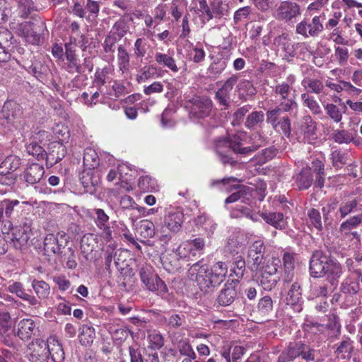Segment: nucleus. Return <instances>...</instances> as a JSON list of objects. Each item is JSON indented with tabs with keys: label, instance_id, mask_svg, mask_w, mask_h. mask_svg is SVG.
Instances as JSON below:
<instances>
[{
	"label": "nucleus",
	"instance_id": "f257e3e1",
	"mask_svg": "<svg viewBox=\"0 0 362 362\" xmlns=\"http://www.w3.org/2000/svg\"><path fill=\"white\" fill-rule=\"evenodd\" d=\"M241 139L239 136H235L233 139L221 138L216 141L215 151L219 158V160L223 164H230L233 165L236 162L230 157L231 151L235 153L247 155L257 150V147L252 145L247 147H241Z\"/></svg>",
	"mask_w": 362,
	"mask_h": 362
},
{
	"label": "nucleus",
	"instance_id": "f03ea898",
	"mask_svg": "<svg viewBox=\"0 0 362 362\" xmlns=\"http://www.w3.org/2000/svg\"><path fill=\"white\" fill-rule=\"evenodd\" d=\"M188 274L192 279L196 281L199 288L205 293H209L218 284L214 276L209 271L206 264H202L199 262L194 264L188 270Z\"/></svg>",
	"mask_w": 362,
	"mask_h": 362
},
{
	"label": "nucleus",
	"instance_id": "7ed1b4c3",
	"mask_svg": "<svg viewBox=\"0 0 362 362\" xmlns=\"http://www.w3.org/2000/svg\"><path fill=\"white\" fill-rule=\"evenodd\" d=\"M325 14L315 16L311 20L304 18L296 26V33L305 38L317 37L324 30Z\"/></svg>",
	"mask_w": 362,
	"mask_h": 362
},
{
	"label": "nucleus",
	"instance_id": "20e7f679",
	"mask_svg": "<svg viewBox=\"0 0 362 362\" xmlns=\"http://www.w3.org/2000/svg\"><path fill=\"white\" fill-rule=\"evenodd\" d=\"M183 221L184 214L180 209H175L169 211L160 229V240L165 243H168L171 238L170 233H177L182 227Z\"/></svg>",
	"mask_w": 362,
	"mask_h": 362
},
{
	"label": "nucleus",
	"instance_id": "39448f33",
	"mask_svg": "<svg viewBox=\"0 0 362 362\" xmlns=\"http://www.w3.org/2000/svg\"><path fill=\"white\" fill-rule=\"evenodd\" d=\"M139 276L147 289L153 292L165 293L168 288L162 279L156 274L153 267L149 264L142 266L139 269Z\"/></svg>",
	"mask_w": 362,
	"mask_h": 362
},
{
	"label": "nucleus",
	"instance_id": "423d86ee",
	"mask_svg": "<svg viewBox=\"0 0 362 362\" xmlns=\"http://www.w3.org/2000/svg\"><path fill=\"white\" fill-rule=\"evenodd\" d=\"M23 115L21 105L14 100H7L0 111V124L3 126L14 125Z\"/></svg>",
	"mask_w": 362,
	"mask_h": 362
},
{
	"label": "nucleus",
	"instance_id": "0eeeda50",
	"mask_svg": "<svg viewBox=\"0 0 362 362\" xmlns=\"http://www.w3.org/2000/svg\"><path fill=\"white\" fill-rule=\"evenodd\" d=\"M189 113L197 118H205L212 110V100L206 96L195 95L187 102Z\"/></svg>",
	"mask_w": 362,
	"mask_h": 362
},
{
	"label": "nucleus",
	"instance_id": "6e6552de",
	"mask_svg": "<svg viewBox=\"0 0 362 362\" xmlns=\"http://www.w3.org/2000/svg\"><path fill=\"white\" fill-rule=\"evenodd\" d=\"M236 181V179L233 177L224 178L222 180H218L213 181L212 185H216L218 184H222L223 187H225V189L226 191H231L233 189H235L236 191L233 192L232 194H230L229 197H228L226 200V204H230L235 202L236 201L240 199L241 198H246L247 199V196H251L249 193V188L244 185H233L228 187V185L230 182H234Z\"/></svg>",
	"mask_w": 362,
	"mask_h": 362
},
{
	"label": "nucleus",
	"instance_id": "1a4fd4ad",
	"mask_svg": "<svg viewBox=\"0 0 362 362\" xmlns=\"http://www.w3.org/2000/svg\"><path fill=\"white\" fill-rule=\"evenodd\" d=\"M30 362H49V339H35L28 346Z\"/></svg>",
	"mask_w": 362,
	"mask_h": 362
},
{
	"label": "nucleus",
	"instance_id": "9d476101",
	"mask_svg": "<svg viewBox=\"0 0 362 362\" xmlns=\"http://www.w3.org/2000/svg\"><path fill=\"white\" fill-rule=\"evenodd\" d=\"M93 218L100 230V235L107 242L112 239V227L110 226V217L102 209L93 210Z\"/></svg>",
	"mask_w": 362,
	"mask_h": 362
},
{
	"label": "nucleus",
	"instance_id": "9b49d317",
	"mask_svg": "<svg viewBox=\"0 0 362 362\" xmlns=\"http://www.w3.org/2000/svg\"><path fill=\"white\" fill-rule=\"evenodd\" d=\"M331 259L321 251H315L310 260V273L313 277L318 278L326 274V269Z\"/></svg>",
	"mask_w": 362,
	"mask_h": 362
},
{
	"label": "nucleus",
	"instance_id": "f8f14e48",
	"mask_svg": "<svg viewBox=\"0 0 362 362\" xmlns=\"http://www.w3.org/2000/svg\"><path fill=\"white\" fill-rule=\"evenodd\" d=\"M301 14L300 6L294 1L286 0L281 1L276 10L277 20L290 22Z\"/></svg>",
	"mask_w": 362,
	"mask_h": 362
},
{
	"label": "nucleus",
	"instance_id": "ddd939ff",
	"mask_svg": "<svg viewBox=\"0 0 362 362\" xmlns=\"http://www.w3.org/2000/svg\"><path fill=\"white\" fill-rule=\"evenodd\" d=\"M274 91L276 95L280 98L281 103L279 105L282 108L283 111L288 112L293 106H297L295 98L293 96H290L291 85L288 83L283 82L277 84L274 88Z\"/></svg>",
	"mask_w": 362,
	"mask_h": 362
},
{
	"label": "nucleus",
	"instance_id": "4468645a",
	"mask_svg": "<svg viewBox=\"0 0 362 362\" xmlns=\"http://www.w3.org/2000/svg\"><path fill=\"white\" fill-rule=\"evenodd\" d=\"M66 154V148L60 141H52L49 144L46 151L45 161L48 168L54 166L61 161Z\"/></svg>",
	"mask_w": 362,
	"mask_h": 362
},
{
	"label": "nucleus",
	"instance_id": "2eb2a0df",
	"mask_svg": "<svg viewBox=\"0 0 362 362\" xmlns=\"http://www.w3.org/2000/svg\"><path fill=\"white\" fill-rule=\"evenodd\" d=\"M266 247L262 240L254 241L249 247L247 251V261L257 269L262 264L264 257Z\"/></svg>",
	"mask_w": 362,
	"mask_h": 362
},
{
	"label": "nucleus",
	"instance_id": "dca6fc26",
	"mask_svg": "<svg viewBox=\"0 0 362 362\" xmlns=\"http://www.w3.org/2000/svg\"><path fill=\"white\" fill-rule=\"evenodd\" d=\"M39 332L36 322L31 318L20 320L17 325V335L24 341L30 339Z\"/></svg>",
	"mask_w": 362,
	"mask_h": 362
},
{
	"label": "nucleus",
	"instance_id": "f3484780",
	"mask_svg": "<svg viewBox=\"0 0 362 362\" xmlns=\"http://www.w3.org/2000/svg\"><path fill=\"white\" fill-rule=\"evenodd\" d=\"M238 78L237 76L233 75L225 81L221 88L216 92L215 98L221 105L225 107L228 105L230 101V93L237 83Z\"/></svg>",
	"mask_w": 362,
	"mask_h": 362
},
{
	"label": "nucleus",
	"instance_id": "a211bd4d",
	"mask_svg": "<svg viewBox=\"0 0 362 362\" xmlns=\"http://www.w3.org/2000/svg\"><path fill=\"white\" fill-rule=\"evenodd\" d=\"M65 234L58 233L56 235L54 234H48L44 240V250L47 255L51 254L57 255L62 252L64 247L62 240L64 239Z\"/></svg>",
	"mask_w": 362,
	"mask_h": 362
},
{
	"label": "nucleus",
	"instance_id": "6ab92c4d",
	"mask_svg": "<svg viewBox=\"0 0 362 362\" xmlns=\"http://www.w3.org/2000/svg\"><path fill=\"white\" fill-rule=\"evenodd\" d=\"M362 223V216L357 215L352 216L341 223L339 226V232L346 238L352 235L354 238L358 241L360 240V235L356 231H351L357 228Z\"/></svg>",
	"mask_w": 362,
	"mask_h": 362
},
{
	"label": "nucleus",
	"instance_id": "aec40b11",
	"mask_svg": "<svg viewBox=\"0 0 362 362\" xmlns=\"http://www.w3.org/2000/svg\"><path fill=\"white\" fill-rule=\"evenodd\" d=\"M45 174L44 167L37 163H33L25 169L23 178L30 185L39 182Z\"/></svg>",
	"mask_w": 362,
	"mask_h": 362
},
{
	"label": "nucleus",
	"instance_id": "412c9836",
	"mask_svg": "<svg viewBox=\"0 0 362 362\" xmlns=\"http://www.w3.org/2000/svg\"><path fill=\"white\" fill-rule=\"evenodd\" d=\"M237 294L235 284L233 282L228 283L220 291L216 300L220 305L228 306L233 303L237 297Z\"/></svg>",
	"mask_w": 362,
	"mask_h": 362
},
{
	"label": "nucleus",
	"instance_id": "4be33fe9",
	"mask_svg": "<svg viewBox=\"0 0 362 362\" xmlns=\"http://www.w3.org/2000/svg\"><path fill=\"white\" fill-rule=\"evenodd\" d=\"M12 39V34L7 29L0 28V62L6 63L11 54L8 52L9 40Z\"/></svg>",
	"mask_w": 362,
	"mask_h": 362
},
{
	"label": "nucleus",
	"instance_id": "5701e85b",
	"mask_svg": "<svg viewBox=\"0 0 362 362\" xmlns=\"http://www.w3.org/2000/svg\"><path fill=\"white\" fill-rule=\"evenodd\" d=\"M7 290L16 294L18 298L28 302L29 305L35 306L40 304L37 298L25 292L23 284L20 282H14L7 287Z\"/></svg>",
	"mask_w": 362,
	"mask_h": 362
},
{
	"label": "nucleus",
	"instance_id": "b1692460",
	"mask_svg": "<svg viewBox=\"0 0 362 362\" xmlns=\"http://www.w3.org/2000/svg\"><path fill=\"white\" fill-rule=\"evenodd\" d=\"M260 216L267 223L276 229L283 230L286 226V221L281 212H264Z\"/></svg>",
	"mask_w": 362,
	"mask_h": 362
},
{
	"label": "nucleus",
	"instance_id": "393cba45",
	"mask_svg": "<svg viewBox=\"0 0 362 362\" xmlns=\"http://www.w3.org/2000/svg\"><path fill=\"white\" fill-rule=\"evenodd\" d=\"M49 352L50 353L49 359L51 358L52 362H64V351L62 344L55 337L49 338Z\"/></svg>",
	"mask_w": 362,
	"mask_h": 362
},
{
	"label": "nucleus",
	"instance_id": "a878e982",
	"mask_svg": "<svg viewBox=\"0 0 362 362\" xmlns=\"http://www.w3.org/2000/svg\"><path fill=\"white\" fill-rule=\"evenodd\" d=\"M30 238L29 229L27 227L25 230H22L19 226L14 228L11 244L16 250H21L22 246L25 245Z\"/></svg>",
	"mask_w": 362,
	"mask_h": 362
},
{
	"label": "nucleus",
	"instance_id": "bb28decb",
	"mask_svg": "<svg viewBox=\"0 0 362 362\" xmlns=\"http://www.w3.org/2000/svg\"><path fill=\"white\" fill-rule=\"evenodd\" d=\"M343 273L342 267L340 264L331 259L327 269H326V274L327 279L333 288H336L338 279L341 277Z\"/></svg>",
	"mask_w": 362,
	"mask_h": 362
},
{
	"label": "nucleus",
	"instance_id": "cd10ccee",
	"mask_svg": "<svg viewBox=\"0 0 362 362\" xmlns=\"http://www.w3.org/2000/svg\"><path fill=\"white\" fill-rule=\"evenodd\" d=\"M353 351V341L349 337H344L335 353L338 358L344 360L349 359L351 357Z\"/></svg>",
	"mask_w": 362,
	"mask_h": 362
},
{
	"label": "nucleus",
	"instance_id": "c85d7f7f",
	"mask_svg": "<svg viewBox=\"0 0 362 362\" xmlns=\"http://www.w3.org/2000/svg\"><path fill=\"white\" fill-rule=\"evenodd\" d=\"M154 58L158 65L169 69L173 73L179 71V68L173 55L157 52L155 53Z\"/></svg>",
	"mask_w": 362,
	"mask_h": 362
},
{
	"label": "nucleus",
	"instance_id": "c756f323",
	"mask_svg": "<svg viewBox=\"0 0 362 362\" xmlns=\"http://www.w3.org/2000/svg\"><path fill=\"white\" fill-rule=\"evenodd\" d=\"M360 290L359 276H349L341 284V291L346 294L355 295Z\"/></svg>",
	"mask_w": 362,
	"mask_h": 362
},
{
	"label": "nucleus",
	"instance_id": "7c9ffc66",
	"mask_svg": "<svg viewBox=\"0 0 362 362\" xmlns=\"http://www.w3.org/2000/svg\"><path fill=\"white\" fill-rule=\"evenodd\" d=\"M22 35L25 40L32 44L37 45L40 42L41 36L37 33V28L30 23L22 25Z\"/></svg>",
	"mask_w": 362,
	"mask_h": 362
},
{
	"label": "nucleus",
	"instance_id": "2f4dec72",
	"mask_svg": "<svg viewBox=\"0 0 362 362\" xmlns=\"http://www.w3.org/2000/svg\"><path fill=\"white\" fill-rule=\"evenodd\" d=\"M300 100L304 107L309 109L312 114L315 115H322V109L315 98L308 93H304L300 95Z\"/></svg>",
	"mask_w": 362,
	"mask_h": 362
},
{
	"label": "nucleus",
	"instance_id": "473e14b6",
	"mask_svg": "<svg viewBox=\"0 0 362 362\" xmlns=\"http://www.w3.org/2000/svg\"><path fill=\"white\" fill-rule=\"evenodd\" d=\"M327 116L335 123H339L343 118V113L345 112L346 107H344L342 111L337 105L334 103H327L323 104Z\"/></svg>",
	"mask_w": 362,
	"mask_h": 362
},
{
	"label": "nucleus",
	"instance_id": "72a5a7b5",
	"mask_svg": "<svg viewBox=\"0 0 362 362\" xmlns=\"http://www.w3.org/2000/svg\"><path fill=\"white\" fill-rule=\"evenodd\" d=\"M117 65L119 71L122 74L128 73L130 67V57L124 46L119 45L117 48Z\"/></svg>",
	"mask_w": 362,
	"mask_h": 362
},
{
	"label": "nucleus",
	"instance_id": "f704fd0d",
	"mask_svg": "<svg viewBox=\"0 0 362 362\" xmlns=\"http://www.w3.org/2000/svg\"><path fill=\"white\" fill-rule=\"evenodd\" d=\"M313 181L311 168H303L296 176V182L300 190L309 188Z\"/></svg>",
	"mask_w": 362,
	"mask_h": 362
},
{
	"label": "nucleus",
	"instance_id": "c9c22d12",
	"mask_svg": "<svg viewBox=\"0 0 362 362\" xmlns=\"http://www.w3.org/2000/svg\"><path fill=\"white\" fill-rule=\"evenodd\" d=\"M31 286L39 299L44 300L49 297L50 294V286L46 281L33 279Z\"/></svg>",
	"mask_w": 362,
	"mask_h": 362
},
{
	"label": "nucleus",
	"instance_id": "e433bc0d",
	"mask_svg": "<svg viewBox=\"0 0 362 362\" xmlns=\"http://www.w3.org/2000/svg\"><path fill=\"white\" fill-rule=\"evenodd\" d=\"M300 129L305 136L310 138L316 134V123L310 116H305L300 121Z\"/></svg>",
	"mask_w": 362,
	"mask_h": 362
},
{
	"label": "nucleus",
	"instance_id": "4c0bfd02",
	"mask_svg": "<svg viewBox=\"0 0 362 362\" xmlns=\"http://www.w3.org/2000/svg\"><path fill=\"white\" fill-rule=\"evenodd\" d=\"M301 85L308 92H311L315 94H320L324 92L325 87L323 83L317 78H305L302 81Z\"/></svg>",
	"mask_w": 362,
	"mask_h": 362
},
{
	"label": "nucleus",
	"instance_id": "58836bf2",
	"mask_svg": "<svg viewBox=\"0 0 362 362\" xmlns=\"http://www.w3.org/2000/svg\"><path fill=\"white\" fill-rule=\"evenodd\" d=\"M354 134L349 130L335 129L332 134V140L339 144H348L354 141Z\"/></svg>",
	"mask_w": 362,
	"mask_h": 362
},
{
	"label": "nucleus",
	"instance_id": "ea45409f",
	"mask_svg": "<svg viewBox=\"0 0 362 362\" xmlns=\"http://www.w3.org/2000/svg\"><path fill=\"white\" fill-rule=\"evenodd\" d=\"M210 272L214 276L216 281L219 285L226 276L228 273V266L223 262H218L211 269Z\"/></svg>",
	"mask_w": 362,
	"mask_h": 362
},
{
	"label": "nucleus",
	"instance_id": "a19ab883",
	"mask_svg": "<svg viewBox=\"0 0 362 362\" xmlns=\"http://www.w3.org/2000/svg\"><path fill=\"white\" fill-rule=\"evenodd\" d=\"M83 165L89 170L94 169L99 165V158L93 148H86L83 154Z\"/></svg>",
	"mask_w": 362,
	"mask_h": 362
},
{
	"label": "nucleus",
	"instance_id": "79ce46f5",
	"mask_svg": "<svg viewBox=\"0 0 362 362\" xmlns=\"http://www.w3.org/2000/svg\"><path fill=\"white\" fill-rule=\"evenodd\" d=\"M137 231L144 238H150L155 235L156 228L152 221L142 220L140 221Z\"/></svg>",
	"mask_w": 362,
	"mask_h": 362
},
{
	"label": "nucleus",
	"instance_id": "37998d69",
	"mask_svg": "<svg viewBox=\"0 0 362 362\" xmlns=\"http://www.w3.org/2000/svg\"><path fill=\"white\" fill-rule=\"evenodd\" d=\"M80 342L82 345L87 346L93 342L95 338V329L88 325H83L80 328Z\"/></svg>",
	"mask_w": 362,
	"mask_h": 362
},
{
	"label": "nucleus",
	"instance_id": "c03bdc74",
	"mask_svg": "<svg viewBox=\"0 0 362 362\" xmlns=\"http://www.w3.org/2000/svg\"><path fill=\"white\" fill-rule=\"evenodd\" d=\"M212 62L208 68V72L214 76L221 74L227 66V62L225 59L219 57H211Z\"/></svg>",
	"mask_w": 362,
	"mask_h": 362
},
{
	"label": "nucleus",
	"instance_id": "a18cd8bd",
	"mask_svg": "<svg viewBox=\"0 0 362 362\" xmlns=\"http://www.w3.org/2000/svg\"><path fill=\"white\" fill-rule=\"evenodd\" d=\"M312 168L316 173L314 185L316 187L322 188L325 182L324 165L320 160H315L312 163Z\"/></svg>",
	"mask_w": 362,
	"mask_h": 362
},
{
	"label": "nucleus",
	"instance_id": "49530a36",
	"mask_svg": "<svg viewBox=\"0 0 362 362\" xmlns=\"http://www.w3.org/2000/svg\"><path fill=\"white\" fill-rule=\"evenodd\" d=\"M148 348L153 350L160 349L164 344V339L162 334L156 330L148 332L147 336Z\"/></svg>",
	"mask_w": 362,
	"mask_h": 362
},
{
	"label": "nucleus",
	"instance_id": "de8ad7c7",
	"mask_svg": "<svg viewBox=\"0 0 362 362\" xmlns=\"http://www.w3.org/2000/svg\"><path fill=\"white\" fill-rule=\"evenodd\" d=\"M264 119V114L262 111H254L246 118L245 125L247 129H252L262 124Z\"/></svg>",
	"mask_w": 362,
	"mask_h": 362
},
{
	"label": "nucleus",
	"instance_id": "09e8293b",
	"mask_svg": "<svg viewBox=\"0 0 362 362\" xmlns=\"http://www.w3.org/2000/svg\"><path fill=\"white\" fill-rule=\"evenodd\" d=\"M301 296L300 286L298 283H293L289 289L286 297V303L287 305H296Z\"/></svg>",
	"mask_w": 362,
	"mask_h": 362
},
{
	"label": "nucleus",
	"instance_id": "8fccbe9b",
	"mask_svg": "<svg viewBox=\"0 0 362 362\" xmlns=\"http://www.w3.org/2000/svg\"><path fill=\"white\" fill-rule=\"evenodd\" d=\"M95 244V238L92 233L84 235L81 240V249L82 253L85 254V257L87 258V255H89L94 249Z\"/></svg>",
	"mask_w": 362,
	"mask_h": 362
},
{
	"label": "nucleus",
	"instance_id": "3c124183",
	"mask_svg": "<svg viewBox=\"0 0 362 362\" xmlns=\"http://www.w3.org/2000/svg\"><path fill=\"white\" fill-rule=\"evenodd\" d=\"M284 267L285 269V274L286 277L284 281L287 283L290 282L293 278V274L291 272L294 269L295 259L292 254L289 252L284 253L283 256Z\"/></svg>",
	"mask_w": 362,
	"mask_h": 362
},
{
	"label": "nucleus",
	"instance_id": "603ef678",
	"mask_svg": "<svg viewBox=\"0 0 362 362\" xmlns=\"http://www.w3.org/2000/svg\"><path fill=\"white\" fill-rule=\"evenodd\" d=\"M279 277L273 274L260 272L259 281L261 286L267 291H271L279 281Z\"/></svg>",
	"mask_w": 362,
	"mask_h": 362
},
{
	"label": "nucleus",
	"instance_id": "864d4df0",
	"mask_svg": "<svg viewBox=\"0 0 362 362\" xmlns=\"http://www.w3.org/2000/svg\"><path fill=\"white\" fill-rule=\"evenodd\" d=\"M149 45L144 37L137 38L134 45V55L136 58H143L147 53Z\"/></svg>",
	"mask_w": 362,
	"mask_h": 362
},
{
	"label": "nucleus",
	"instance_id": "5fc2aeb1",
	"mask_svg": "<svg viewBox=\"0 0 362 362\" xmlns=\"http://www.w3.org/2000/svg\"><path fill=\"white\" fill-rule=\"evenodd\" d=\"M358 201L356 199L344 200L339 205V214L340 218H344L354 211L357 206Z\"/></svg>",
	"mask_w": 362,
	"mask_h": 362
},
{
	"label": "nucleus",
	"instance_id": "6e6d98bb",
	"mask_svg": "<svg viewBox=\"0 0 362 362\" xmlns=\"http://www.w3.org/2000/svg\"><path fill=\"white\" fill-rule=\"evenodd\" d=\"M211 9L214 18H221L228 16L229 13V6L228 4L223 3L221 0H214L211 3Z\"/></svg>",
	"mask_w": 362,
	"mask_h": 362
},
{
	"label": "nucleus",
	"instance_id": "4d7b16f0",
	"mask_svg": "<svg viewBox=\"0 0 362 362\" xmlns=\"http://www.w3.org/2000/svg\"><path fill=\"white\" fill-rule=\"evenodd\" d=\"M129 30L127 23L124 19H119L115 23L112 29V35L117 37L118 40L123 37Z\"/></svg>",
	"mask_w": 362,
	"mask_h": 362
},
{
	"label": "nucleus",
	"instance_id": "13d9d810",
	"mask_svg": "<svg viewBox=\"0 0 362 362\" xmlns=\"http://www.w3.org/2000/svg\"><path fill=\"white\" fill-rule=\"evenodd\" d=\"M26 151L38 160H45L46 151L37 143L33 142L27 145Z\"/></svg>",
	"mask_w": 362,
	"mask_h": 362
},
{
	"label": "nucleus",
	"instance_id": "bf43d9fd",
	"mask_svg": "<svg viewBox=\"0 0 362 362\" xmlns=\"http://www.w3.org/2000/svg\"><path fill=\"white\" fill-rule=\"evenodd\" d=\"M86 13H88V18L97 17L100 7V0H86L83 1Z\"/></svg>",
	"mask_w": 362,
	"mask_h": 362
},
{
	"label": "nucleus",
	"instance_id": "052dcab7",
	"mask_svg": "<svg viewBox=\"0 0 362 362\" xmlns=\"http://www.w3.org/2000/svg\"><path fill=\"white\" fill-rule=\"evenodd\" d=\"M231 272L238 279L243 276L245 272V262L241 256H238L233 259Z\"/></svg>",
	"mask_w": 362,
	"mask_h": 362
},
{
	"label": "nucleus",
	"instance_id": "680f3d73",
	"mask_svg": "<svg viewBox=\"0 0 362 362\" xmlns=\"http://www.w3.org/2000/svg\"><path fill=\"white\" fill-rule=\"evenodd\" d=\"M28 71L37 79L42 80L47 73L48 67L40 62H36L30 65Z\"/></svg>",
	"mask_w": 362,
	"mask_h": 362
},
{
	"label": "nucleus",
	"instance_id": "e2e57ef3",
	"mask_svg": "<svg viewBox=\"0 0 362 362\" xmlns=\"http://www.w3.org/2000/svg\"><path fill=\"white\" fill-rule=\"evenodd\" d=\"M259 313L262 315H269L273 310V300L269 296L262 298L257 305Z\"/></svg>",
	"mask_w": 362,
	"mask_h": 362
},
{
	"label": "nucleus",
	"instance_id": "0e129e2a",
	"mask_svg": "<svg viewBox=\"0 0 362 362\" xmlns=\"http://www.w3.org/2000/svg\"><path fill=\"white\" fill-rule=\"evenodd\" d=\"M19 204V202L18 200L13 201H4L2 204V206L1 209H4V214H5V217L8 219H11L18 214V211L16 210V207Z\"/></svg>",
	"mask_w": 362,
	"mask_h": 362
},
{
	"label": "nucleus",
	"instance_id": "69168bd1",
	"mask_svg": "<svg viewBox=\"0 0 362 362\" xmlns=\"http://www.w3.org/2000/svg\"><path fill=\"white\" fill-rule=\"evenodd\" d=\"M305 345L301 342L290 344L286 351V358L293 361L299 356H301Z\"/></svg>",
	"mask_w": 362,
	"mask_h": 362
},
{
	"label": "nucleus",
	"instance_id": "338daca9",
	"mask_svg": "<svg viewBox=\"0 0 362 362\" xmlns=\"http://www.w3.org/2000/svg\"><path fill=\"white\" fill-rule=\"evenodd\" d=\"M138 187L143 192H149L156 189V180L150 176H142L138 182Z\"/></svg>",
	"mask_w": 362,
	"mask_h": 362
},
{
	"label": "nucleus",
	"instance_id": "774afa93",
	"mask_svg": "<svg viewBox=\"0 0 362 362\" xmlns=\"http://www.w3.org/2000/svg\"><path fill=\"white\" fill-rule=\"evenodd\" d=\"M237 88L240 95H253L256 90L252 83L248 80H243L237 85Z\"/></svg>",
	"mask_w": 362,
	"mask_h": 362
}]
</instances>
